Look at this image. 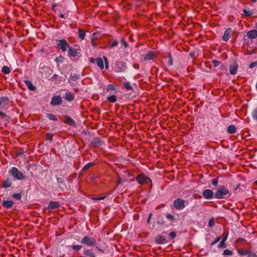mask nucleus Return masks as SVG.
I'll use <instances>...</instances> for the list:
<instances>
[{
    "label": "nucleus",
    "mask_w": 257,
    "mask_h": 257,
    "mask_svg": "<svg viewBox=\"0 0 257 257\" xmlns=\"http://www.w3.org/2000/svg\"><path fill=\"white\" fill-rule=\"evenodd\" d=\"M231 195L229 191L224 186H220L216 189L215 197L221 199Z\"/></svg>",
    "instance_id": "nucleus-1"
},
{
    "label": "nucleus",
    "mask_w": 257,
    "mask_h": 257,
    "mask_svg": "<svg viewBox=\"0 0 257 257\" xmlns=\"http://www.w3.org/2000/svg\"><path fill=\"white\" fill-rule=\"evenodd\" d=\"M9 172L17 180H22L25 178V176L17 168L13 167Z\"/></svg>",
    "instance_id": "nucleus-2"
},
{
    "label": "nucleus",
    "mask_w": 257,
    "mask_h": 257,
    "mask_svg": "<svg viewBox=\"0 0 257 257\" xmlns=\"http://www.w3.org/2000/svg\"><path fill=\"white\" fill-rule=\"evenodd\" d=\"M81 242L82 244L87 245L89 246H94L96 244V240L88 236H85L81 239Z\"/></svg>",
    "instance_id": "nucleus-3"
},
{
    "label": "nucleus",
    "mask_w": 257,
    "mask_h": 257,
    "mask_svg": "<svg viewBox=\"0 0 257 257\" xmlns=\"http://www.w3.org/2000/svg\"><path fill=\"white\" fill-rule=\"evenodd\" d=\"M57 46L63 52H66L67 49L69 48L70 45L65 39L57 40Z\"/></svg>",
    "instance_id": "nucleus-4"
},
{
    "label": "nucleus",
    "mask_w": 257,
    "mask_h": 257,
    "mask_svg": "<svg viewBox=\"0 0 257 257\" xmlns=\"http://www.w3.org/2000/svg\"><path fill=\"white\" fill-rule=\"evenodd\" d=\"M173 205L177 210H182L185 207V201L181 198H177L173 202Z\"/></svg>",
    "instance_id": "nucleus-5"
},
{
    "label": "nucleus",
    "mask_w": 257,
    "mask_h": 257,
    "mask_svg": "<svg viewBox=\"0 0 257 257\" xmlns=\"http://www.w3.org/2000/svg\"><path fill=\"white\" fill-rule=\"evenodd\" d=\"M137 182L141 185L144 184L147 181L151 183L152 182L151 179L144 174H140L137 176L136 178Z\"/></svg>",
    "instance_id": "nucleus-6"
},
{
    "label": "nucleus",
    "mask_w": 257,
    "mask_h": 257,
    "mask_svg": "<svg viewBox=\"0 0 257 257\" xmlns=\"http://www.w3.org/2000/svg\"><path fill=\"white\" fill-rule=\"evenodd\" d=\"M9 104V99L7 97H0V109H6Z\"/></svg>",
    "instance_id": "nucleus-7"
},
{
    "label": "nucleus",
    "mask_w": 257,
    "mask_h": 257,
    "mask_svg": "<svg viewBox=\"0 0 257 257\" xmlns=\"http://www.w3.org/2000/svg\"><path fill=\"white\" fill-rule=\"evenodd\" d=\"M157 56V53L154 51H149L146 54L143 56V59L145 61L151 60L154 59Z\"/></svg>",
    "instance_id": "nucleus-8"
},
{
    "label": "nucleus",
    "mask_w": 257,
    "mask_h": 257,
    "mask_svg": "<svg viewBox=\"0 0 257 257\" xmlns=\"http://www.w3.org/2000/svg\"><path fill=\"white\" fill-rule=\"evenodd\" d=\"M83 255L80 257H96V255L92 249H84L83 252Z\"/></svg>",
    "instance_id": "nucleus-9"
},
{
    "label": "nucleus",
    "mask_w": 257,
    "mask_h": 257,
    "mask_svg": "<svg viewBox=\"0 0 257 257\" xmlns=\"http://www.w3.org/2000/svg\"><path fill=\"white\" fill-rule=\"evenodd\" d=\"M231 32L232 29L230 28H228L226 30H225L222 36V40L224 41H228L229 40L231 37Z\"/></svg>",
    "instance_id": "nucleus-10"
},
{
    "label": "nucleus",
    "mask_w": 257,
    "mask_h": 257,
    "mask_svg": "<svg viewBox=\"0 0 257 257\" xmlns=\"http://www.w3.org/2000/svg\"><path fill=\"white\" fill-rule=\"evenodd\" d=\"M62 102V99L60 96H54L53 97L51 104L53 105L60 104Z\"/></svg>",
    "instance_id": "nucleus-11"
},
{
    "label": "nucleus",
    "mask_w": 257,
    "mask_h": 257,
    "mask_svg": "<svg viewBox=\"0 0 257 257\" xmlns=\"http://www.w3.org/2000/svg\"><path fill=\"white\" fill-rule=\"evenodd\" d=\"M203 196L205 199H211L213 196V193L210 189H206L203 192Z\"/></svg>",
    "instance_id": "nucleus-12"
},
{
    "label": "nucleus",
    "mask_w": 257,
    "mask_h": 257,
    "mask_svg": "<svg viewBox=\"0 0 257 257\" xmlns=\"http://www.w3.org/2000/svg\"><path fill=\"white\" fill-rule=\"evenodd\" d=\"M246 36L248 38L250 39H253L257 38V30H252L249 31L246 34Z\"/></svg>",
    "instance_id": "nucleus-13"
},
{
    "label": "nucleus",
    "mask_w": 257,
    "mask_h": 257,
    "mask_svg": "<svg viewBox=\"0 0 257 257\" xmlns=\"http://www.w3.org/2000/svg\"><path fill=\"white\" fill-rule=\"evenodd\" d=\"M68 48H69V50L68 51V56L70 57L75 58L76 56H77L78 52H77V50L76 49L72 48L70 47Z\"/></svg>",
    "instance_id": "nucleus-14"
},
{
    "label": "nucleus",
    "mask_w": 257,
    "mask_h": 257,
    "mask_svg": "<svg viewBox=\"0 0 257 257\" xmlns=\"http://www.w3.org/2000/svg\"><path fill=\"white\" fill-rule=\"evenodd\" d=\"M156 241L158 244H164L167 242L166 238L161 235L157 236L156 237Z\"/></svg>",
    "instance_id": "nucleus-15"
},
{
    "label": "nucleus",
    "mask_w": 257,
    "mask_h": 257,
    "mask_svg": "<svg viewBox=\"0 0 257 257\" xmlns=\"http://www.w3.org/2000/svg\"><path fill=\"white\" fill-rule=\"evenodd\" d=\"M64 121L65 123L71 126H75L76 124L75 121L69 116H65V119Z\"/></svg>",
    "instance_id": "nucleus-16"
},
{
    "label": "nucleus",
    "mask_w": 257,
    "mask_h": 257,
    "mask_svg": "<svg viewBox=\"0 0 257 257\" xmlns=\"http://www.w3.org/2000/svg\"><path fill=\"white\" fill-rule=\"evenodd\" d=\"M238 65L236 64L231 65L229 66V72L231 75H235L237 73Z\"/></svg>",
    "instance_id": "nucleus-17"
},
{
    "label": "nucleus",
    "mask_w": 257,
    "mask_h": 257,
    "mask_svg": "<svg viewBox=\"0 0 257 257\" xmlns=\"http://www.w3.org/2000/svg\"><path fill=\"white\" fill-rule=\"evenodd\" d=\"M14 205V203L12 200H3L2 205L6 208L12 207Z\"/></svg>",
    "instance_id": "nucleus-18"
},
{
    "label": "nucleus",
    "mask_w": 257,
    "mask_h": 257,
    "mask_svg": "<svg viewBox=\"0 0 257 257\" xmlns=\"http://www.w3.org/2000/svg\"><path fill=\"white\" fill-rule=\"evenodd\" d=\"M60 206L59 203L56 201H51L49 203L48 208L50 209L58 208Z\"/></svg>",
    "instance_id": "nucleus-19"
},
{
    "label": "nucleus",
    "mask_w": 257,
    "mask_h": 257,
    "mask_svg": "<svg viewBox=\"0 0 257 257\" xmlns=\"http://www.w3.org/2000/svg\"><path fill=\"white\" fill-rule=\"evenodd\" d=\"M237 251L238 254L240 256H244L247 255L250 253V250L249 249H237Z\"/></svg>",
    "instance_id": "nucleus-20"
},
{
    "label": "nucleus",
    "mask_w": 257,
    "mask_h": 257,
    "mask_svg": "<svg viewBox=\"0 0 257 257\" xmlns=\"http://www.w3.org/2000/svg\"><path fill=\"white\" fill-rule=\"evenodd\" d=\"M65 99L67 101H71L74 99V94L71 92H68L65 95Z\"/></svg>",
    "instance_id": "nucleus-21"
},
{
    "label": "nucleus",
    "mask_w": 257,
    "mask_h": 257,
    "mask_svg": "<svg viewBox=\"0 0 257 257\" xmlns=\"http://www.w3.org/2000/svg\"><path fill=\"white\" fill-rule=\"evenodd\" d=\"M24 83L30 90L34 91L36 90V87L33 85L32 83L30 81L25 80Z\"/></svg>",
    "instance_id": "nucleus-22"
},
{
    "label": "nucleus",
    "mask_w": 257,
    "mask_h": 257,
    "mask_svg": "<svg viewBox=\"0 0 257 257\" xmlns=\"http://www.w3.org/2000/svg\"><path fill=\"white\" fill-rule=\"evenodd\" d=\"M97 65L99 67L100 69H103L104 68L103 61L101 58L99 57L96 59Z\"/></svg>",
    "instance_id": "nucleus-23"
},
{
    "label": "nucleus",
    "mask_w": 257,
    "mask_h": 257,
    "mask_svg": "<svg viewBox=\"0 0 257 257\" xmlns=\"http://www.w3.org/2000/svg\"><path fill=\"white\" fill-rule=\"evenodd\" d=\"M236 131V128L234 125H230L227 127V132L230 134H233Z\"/></svg>",
    "instance_id": "nucleus-24"
},
{
    "label": "nucleus",
    "mask_w": 257,
    "mask_h": 257,
    "mask_svg": "<svg viewBox=\"0 0 257 257\" xmlns=\"http://www.w3.org/2000/svg\"><path fill=\"white\" fill-rule=\"evenodd\" d=\"M92 145L93 146L97 147L100 145V141L97 138H94L92 141Z\"/></svg>",
    "instance_id": "nucleus-25"
},
{
    "label": "nucleus",
    "mask_w": 257,
    "mask_h": 257,
    "mask_svg": "<svg viewBox=\"0 0 257 257\" xmlns=\"http://www.w3.org/2000/svg\"><path fill=\"white\" fill-rule=\"evenodd\" d=\"M12 183L9 179H7L3 183V186L5 188H9L11 186Z\"/></svg>",
    "instance_id": "nucleus-26"
},
{
    "label": "nucleus",
    "mask_w": 257,
    "mask_h": 257,
    "mask_svg": "<svg viewBox=\"0 0 257 257\" xmlns=\"http://www.w3.org/2000/svg\"><path fill=\"white\" fill-rule=\"evenodd\" d=\"M107 100L110 102L114 103L116 101L117 98L115 95H112L107 97Z\"/></svg>",
    "instance_id": "nucleus-27"
},
{
    "label": "nucleus",
    "mask_w": 257,
    "mask_h": 257,
    "mask_svg": "<svg viewBox=\"0 0 257 257\" xmlns=\"http://www.w3.org/2000/svg\"><path fill=\"white\" fill-rule=\"evenodd\" d=\"M79 76L78 75H74L71 76L70 80V83L71 85H75V83L74 82H75V81L78 79Z\"/></svg>",
    "instance_id": "nucleus-28"
},
{
    "label": "nucleus",
    "mask_w": 257,
    "mask_h": 257,
    "mask_svg": "<svg viewBox=\"0 0 257 257\" xmlns=\"http://www.w3.org/2000/svg\"><path fill=\"white\" fill-rule=\"evenodd\" d=\"M2 71L5 74H8L11 72L10 68L7 66H3Z\"/></svg>",
    "instance_id": "nucleus-29"
},
{
    "label": "nucleus",
    "mask_w": 257,
    "mask_h": 257,
    "mask_svg": "<svg viewBox=\"0 0 257 257\" xmlns=\"http://www.w3.org/2000/svg\"><path fill=\"white\" fill-rule=\"evenodd\" d=\"M79 37L81 39L83 40L85 37V32L82 30H79L78 31Z\"/></svg>",
    "instance_id": "nucleus-30"
},
{
    "label": "nucleus",
    "mask_w": 257,
    "mask_h": 257,
    "mask_svg": "<svg viewBox=\"0 0 257 257\" xmlns=\"http://www.w3.org/2000/svg\"><path fill=\"white\" fill-rule=\"evenodd\" d=\"M123 86L127 90H131L133 89V87L131 86V84L129 82H124Z\"/></svg>",
    "instance_id": "nucleus-31"
},
{
    "label": "nucleus",
    "mask_w": 257,
    "mask_h": 257,
    "mask_svg": "<svg viewBox=\"0 0 257 257\" xmlns=\"http://www.w3.org/2000/svg\"><path fill=\"white\" fill-rule=\"evenodd\" d=\"M47 116L50 120H54V121H56L57 120V118L56 117V116L53 114H50V113L47 114Z\"/></svg>",
    "instance_id": "nucleus-32"
},
{
    "label": "nucleus",
    "mask_w": 257,
    "mask_h": 257,
    "mask_svg": "<svg viewBox=\"0 0 257 257\" xmlns=\"http://www.w3.org/2000/svg\"><path fill=\"white\" fill-rule=\"evenodd\" d=\"M94 165V163L93 162H90L86 165H85L84 167L82 169L83 171H86L87 169H88L90 167H91L92 166Z\"/></svg>",
    "instance_id": "nucleus-33"
},
{
    "label": "nucleus",
    "mask_w": 257,
    "mask_h": 257,
    "mask_svg": "<svg viewBox=\"0 0 257 257\" xmlns=\"http://www.w3.org/2000/svg\"><path fill=\"white\" fill-rule=\"evenodd\" d=\"M106 90L107 91H109L110 90H114L116 91L115 86L112 84H108L106 86Z\"/></svg>",
    "instance_id": "nucleus-34"
},
{
    "label": "nucleus",
    "mask_w": 257,
    "mask_h": 257,
    "mask_svg": "<svg viewBox=\"0 0 257 257\" xmlns=\"http://www.w3.org/2000/svg\"><path fill=\"white\" fill-rule=\"evenodd\" d=\"M168 56L169 58V62H168V65H170V66L172 65L173 64V58H172L171 53H169L168 54Z\"/></svg>",
    "instance_id": "nucleus-35"
},
{
    "label": "nucleus",
    "mask_w": 257,
    "mask_h": 257,
    "mask_svg": "<svg viewBox=\"0 0 257 257\" xmlns=\"http://www.w3.org/2000/svg\"><path fill=\"white\" fill-rule=\"evenodd\" d=\"M71 247L74 250L78 251L82 248V246L81 245H73Z\"/></svg>",
    "instance_id": "nucleus-36"
},
{
    "label": "nucleus",
    "mask_w": 257,
    "mask_h": 257,
    "mask_svg": "<svg viewBox=\"0 0 257 257\" xmlns=\"http://www.w3.org/2000/svg\"><path fill=\"white\" fill-rule=\"evenodd\" d=\"M223 254L224 255H231L233 254V252L229 249H225L223 252Z\"/></svg>",
    "instance_id": "nucleus-37"
},
{
    "label": "nucleus",
    "mask_w": 257,
    "mask_h": 257,
    "mask_svg": "<svg viewBox=\"0 0 257 257\" xmlns=\"http://www.w3.org/2000/svg\"><path fill=\"white\" fill-rule=\"evenodd\" d=\"M243 13L245 16L249 17L252 15V12L250 11H247L246 10H243Z\"/></svg>",
    "instance_id": "nucleus-38"
},
{
    "label": "nucleus",
    "mask_w": 257,
    "mask_h": 257,
    "mask_svg": "<svg viewBox=\"0 0 257 257\" xmlns=\"http://www.w3.org/2000/svg\"><path fill=\"white\" fill-rule=\"evenodd\" d=\"M225 242L224 240H221L219 244L218 245V248H224L226 247V245L225 243Z\"/></svg>",
    "instance_id": "nucleus-39"
},
{
    "label": "nucleus",
    "mask_w": 257,
    "mask_h": 257,
    "mask_svg": "<svg viewBox=\"0 0 257 257\" xmlns=\"http://www.w3.org/2000/svg\"><path fill=\"white\" fill-rule=\"evenodd\" d=\"M252 117L254 119L257 120V109H254L252 112Z\"/></svg>",
    "instance_id": "nucleus-40"
},
{
    "label": "nucleus",
    "mask_w": 257,
    "mask_h": 257,
    "mask_svg": "<svg viewBox=\"0 0 257 257\" xmlns=\"http://www.w3.org/2000/svg\"><path fill=\"white\" fill-rule=\"evenodd\" d=\"M13 197L17 200H20L22 198V195L20 193H15L13 195Z\"/></svg>",
    "instance_id": "nucleus-41"
},
{
    "label": "nucleus",
    "mask_w": 257,
    "mask_h": 257,
    "mask_svg": "<svg viewBox=\"0 0 257 257\" xmlns=\"http://www.w3.org/2000/svg\"><path fill=\"white\" fill-rule=\"evenodd\" d=\"M221 239L220 236H218L210 244L211 246H213Z\"/></svg>",
    "instance_id": "nucleus-42"
},
{
    "label": "nucleus",
    "mask_w": 257,
    "mask_h": 257,
    "mask_svg": "<svg viewBox=\"0 0 257 257\" xmlns=\"http://www.w3.org/2000/svg\"><path fill=\"white\" fill-rule=\"evenodd\" d=\"M169 236L170 239H173L176 237V233L175 231H172L169 233Z\"/></svg>",
    "instance_id": "nucleus-43"
},
{
    "label": "nucleus",
    "mask_w": 257,
    "mask_h": 257,
    "mask_svg": "<svg viewBox=\"0 0 257 257\" xmlns=\"http://www.w3.org/2000/svg\"><path fill=\"white\" fill-rule=\"evenodd\" d=\"M120 43H121V44L122 46H123L125 48H127L128 44H127V42L123 39H122L120 40Z\"/></svg>",
    "instance_id": "nucleus-44"
},
{
    "label": "nucleus",
    "mask_w": 257,
    "mask_h": 257,
    "mask_svg": "<svg viewBox=\"0 0 257 257\" xmlns=\"http://www.w3.org/2000/svg\"><path fill=\"white\" fill-rule=\"evenodd\" d=\"M228 234H229V232L228 231H226V232H224V236L222 238V240H224V241H225L227 239V237H228Z\"/></svg>",
    "instance_id": "nucleus-45"
},
{
    "label": "nucleus",
    "mask_w": 257,
    "mask_h": 257,
    "mask_svg": "<svg viewBox=\"0 0 257 257\" xmlns=\"http://www.w3.org/2000/svg\"><path fill=\"white\" fill-rule=\"evenodd\" d=\"M118 44V42L117 40H114L113 42L110 45V48H113L114 47L116 46Z\"/></svg>",
    "instance_id": "nucleus-46"
},
{
    "label": "nucleus",
    "mask_w": 257,
    "mask_h": 257,
    "mask_svg": "<svg viewBox=\"0 0 257 257\" xmlns=\"http://www.w3.org/2000/svg\"><path fill=\"white\" fill-rule=\"evenodd\" d=\"M218 178H215L213 179L211 181V183L214 185V186H217V184H218Z\"/></svg>",
    "instance_id": "nucleus-47"
},
{
    "label": "nucleus",
    "mask_w": 257,
    "mask_h": 257,
    "mask_svg": "<svg viewBox=\"0 0 257 257\" xmlns=\"http://www.w3.org/2000/svg\"><path fill=\"white\" fill-rule=\"evenodd\" d=\"M166 216L168 219L170 220H173L174 219V216L172 214H169V213L167 214Z\"/></svg>",
    "instance_id": "nucleus-48"
},
{
    "label": "nucleus",
    "mask_w": 257,
    "mask_h": 257,
    "mask_svg": "<svg viewBox=\"0 0 257 257\" xmlns=\"http://www.w3.org/2000/svg\"><path fill=\"white\" fill-rule=\"evenodd\" d=\"M46 140L51 141L52 140V136L50 134H47L46 135Z\"/></svg>",
    "instance_id": "nucleus-49"
},
{
    "label": "nucleus",
    "mask_w": 257,
    "mask_h": 257,
    "mask_svg": "<svg viewBox=\"0 0 257 257\" xmlns=\"http://www.w3.org/2000/svg\"><path fill=\"white\" fill-rule=\"evenodd\" d=\"M214 224V221L213 219H211L208 222V226L212 227Z\"/></svg>",
    "instance_id": "nucleus-50"
},
{
    "label": "nucleus",
    "mask_w": 257,
    "mask_h": 257,
    "mask_svg": "<svg viewBox=\"0 0 257 257\" xmlns=\"http://www.w3.org/2000/svg\"><path fill=\"white\" fill-rule=\"evenodd\" d=\"M257 65V62L255 61V62H253L252 63H251L249 65V68H253L254 67H255V66Z\"/></svg>",
    "instance_id": "nucleus-51"
},
{
    "label": "nucleus",
    "mask_w": 257,
    "mask_h": 257,
    "mask_svg": "<svg viewBox=\"0 0 257 257\" xmlns=\"http://www.w3.org/2000/svg\"><path fill=\"white\" fill-rule=\"evenodd\" d=\"M105 198V196H102L100 197H93L92 199L94 200H103Z\"/></svg>",
    "instance_id": "nucleus-52"
},
{
    "label": "nucleus",
    "mask_w": 257,
    "mask_h": 257,
    "mask_svg": "<svg viewBox=\"0 0 257 257\" xmlns=\"http://www.w3.org/2000/svg\"><path fill=\"white\" fill-rule=\"evenodd\" d=\"M248 257H257V254L255 253L251 252L250 250V253L248 255Z\"/></svg>",
    "instance_id": "nucleus-53"
},
{
    "label": "nucleus",
    "mask_w": 257,
    "mask_h": 257,
    "mask_svg": "<svg viewBox=\"0 0 257 257\" xmlns=\"http://www.w3.org/2000/svg\"><path fill=\"white\" fill-rule=\"evenodd\" d=\"M212 63H213V66H214V67H217V66H218V65H219V61H217V60H213V61H212Z\"/></svg>",
    "instance_id": "nucleus-54"
},
{
    "label": "nucleus",
    "mask_w": 257,
    "mask_h": 257,
    "mask_svg": "<svg viewBox=\"0 0 257 257\" xmlns=\"http://www.w3.org/2000/svg\"><path fill=\"white\" fill-rule=\"evenodd\" d=\"M123 182L122 179L121 178H118L117 180V184H120Z\"/></svg>",
    "instance_id": "nucleus-55"
},
{
    "label": "nucleus",
    "mask_w": 257,
    "mask_h": 257,
    "mask_svg": "<svg viewBox=\"0 0 257 257\" xmlns=\"http://www.w3.org/2000/svg\"><path fill=\"white\" fill-rule=\"evenodd\" d=\"M0 115L2 116H6L7 115L3 112L0 111Z\"/></svg>",
    "instance_id": "nucleus-56"
},
{
    "label": "nucleus",
    "mask_w": 257,
    "mask_h": 257,
    "mask_svg": "<svg viewBox=\"0 0 257 257\" xmlns=\"http://www.w3.org/2000/svg\"><path fill=\"white\" fill-rule=\"evenodd\" d=\"M59 17L61 18H65V16H64V15L63 14H59Z\"/></svg>",
    "instance_id": "nucleus-57"
},
{
    "label": "nucleus",
    "mask_w": 257,
    "mask_h": 257,
    "mask_svg": "<svg viewBox=\"0 0 257 257\" xmlns=\"http://www.w3.org/2000/svg\"><path fill=\"white\" fill-rule=\"evenodd\" d=\"M90 62L91 63H94L95 62V59L94 58H91L90 59Z\"/></svg>",
    "instance_id": "nucleus-58"
},
{
    "label": "nucleus",
    "mask_w": 257,
    "mask_h": 257,
    "mask_svg": "<svg viewBox=\"0 0 257 257\" xmlns=\"http://www.w3.org/2000/svg\"><path fill=\"white\" fill-rule=\"evenodd\" d=\"M96 249H97V250H98L99 251L103 252V250H102L101 249L99 248L98 247H97V246L96 247Z\"/></svg>",
    "instance_id": "nucleus-59"
},
{
    "label": "nucleus",
    "mask_w": 257,
    "mask_h": 257,
    "mask_svg": "<svg viewBox=\"0 0 257 257\" xmlns=\"http://www.w3.org/2000/svg\"><path fill=\"white\" fill-rule=\"evenodd\" d=\"M251 1L253 3H255L257 1V0H251Z\"/></svg>",
    "instance_id": "nucleus-60"
},
{
    "label": "nucleus",
    "mask_w": 257,
    "mask_h": 257,
    "mask_svg": "<svg viewBox=\"0 0 257 257\" xmlns=\"http://www.w3.org/2000/svg\"><path fill=\"white\" fill-rule=\"evenodd\" d=\"M55 6H56L55 5H53L52 6L53 10L54 9V8L55 7Z\"/></svg>",
    "instance_id": "nucleus-61"
},
{
    "label": "nucleus",
    "mask_w": 257,
    "mask_h": 257,
    "mask_svg": "<svg viewBox=\"0 0 257 257\" xmlns=\"http://www.w3.org/2000/svg\"><path fill=\"white\" fill-rule=\"evenodd\" d=\"M255 88H256V89L257 90V82H256V84H255Z\"/></svg>",
    "instance_id": "nucleus-62"
},
{
    "label": "nucleus",
    "mask_w": 257,
    "mask_h": 257,
    "mask_svg": "<svg viewBox=\"0 0 257 257\" xmlns=\"http://www.w3.org/2000/svg\"><path fill=\"white\" fill-rule=\"evenodd\" d=\"M255 28L257 29V22H256V25H255Z\"/></svg>",
    "instance_id": "nucleus-63"
},
{
    "label": "nucleus",
    "mask_w": 257,
    "mask_h": 257,
    "mask_svg": "<svg viewBox=\"0 0 257 257\" xmlns=\"http://www.w3.org/2000/svg\"><path fill=\"white\" fill-rule=\"evenodd\" d=\"M63 11H64V8H63Z\"/></svg>",
    "instance_id": "nucleus-64"
}]
</instances>
